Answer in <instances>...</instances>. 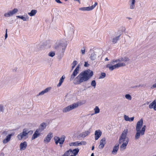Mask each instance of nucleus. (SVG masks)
Listing matches in <instances>:
<instances>
[{
	"mask_svg": "<svg viewBox=\"0 0 156 156\" xmlns=\"http://www.w3.org/2000/svg\"><path fill=\"white\" fill-rule=\"evenodd\" d=\"M93 75V72L89 69L83 71L74 78L73 83L75 85H79L82 82H86L89 80Z\"/></svg>",
	"mask_w": 156,
	"mask_h": 156,
	"instance_id": "nucleus-1",
	"label": "nucleus"
},
{
	"mask_svg": "<svg viewBox=\"0 0 156 156\" xmlns=\"http://www.w3.org/2000/svg\"><path fill=\"white\" fill-rule=\"evenodd\" d=\"M143 120L141 119L138 121L136 124V133L135 136H140V135H144L145 130L146 126L144 125L141 129L143 126Z\"/></svg>",
	"mask_w": 156,
	"mask_h": 156,
	"instance_id": "nucleus-2",
	"label": "nucleus"
},
{
	"mask_svg": "<svg viewBox=\"0 0 156 156\" xmlns=\"http://www.w3.org/2000/svg\"><path fill=\"white\" fill-rule=\"evenodd\" d=\"M129 141L128 137H120L119 140V144L122 143L120 147L121 151L124 150L126 147V146Z\"/></svg>",
	"mask_w": 156,
	"mask_h": 156,
	"instance_id": "nucleus-3",
	"label": "nucleus"
},
{
	"mask_svg": "<svg viewBox=\"0 0 156 156\" xmlns=\"http://www.w3.org/2000/svg\"><path fill=\"white\" fill-rule=\"evenodd\" d=\"M46 126V125L45 123L43 122L41 123L39 128L35 131L33 135V136H41V132L45 128Z\"/></svg>",
	"mask_w": 156,
	"mask_h": 156,
	"instance_id": "nucleus-4",
	"label": "nucleus"
},
{
	"mask_svg": "<svg viewBox=\"0 0 156 156\" xmlns=\"http://www.w3.org/2000/svg\"><path fill=\"white\" fill-rule=\"evenodd\" d=\"M79 105H81V104L77 103H74L72 105L63 108L62 111L63 112H66L77 107Z\"/></svg>",
	"mask_w": 156,
	"mask_h": 156,
	"instance_id": "nucleus-5",
	"label": "nucleus"
},
{
	"mask_svg": "<svg viewBox=\"0 0 156 156\" xmlns=\"http://www.w3.org/2000/svg\"><path fill=\"white\" fill-rule=\"evenodd\" d=\"M125 66L126 64L125 63H118L113 66H110V64H108L107 65V67L109 68L110 70L112 71L114 69Z\"/></svg>",
	"mask_w": 156,
	"mask_h": 156,
	"instance_id": "nucleus-6",
	"label": "nucleus"
},
{
	"mask_svg": "<svg viewBox=\"0 0 156 156\" xmlns=\"http://www.w3.org/2000/svg\"><path fill=\"white\" fill-rule=\"evenodd\" d=\"M65 139L64 137H54V140L55 144H57L59 143L61 146H62V145Z\"/></svg>",
	"mask_w": 156,
	"mask_h": 156,
	"instance_id": "nucleus-7",
	"label": "nucleus"
},
{
	"mask_svg": "<svg viewBox=\"0 0 156 156\" xmlns=\"http://www.w3.org/2000/svg\"><path fill=\"white\" fill-rule=\"evenodd\" d=\"M79 70V65L77 66L76 68L74 70L72 74L71 75L70 80H73L77 75Z\"/></svg>",
	"mask_w": 156,
	"mask_h": 156,
	"instance_id": "nucleus-8",
	"label": "nucleus"
},
{
	"mask_svg": "<svg viewBox=\"0 0 156 156\" xmlns=\"http://www.w3.org/2000/svg\"><path fill=\"white\" fill-rule=\"evenodd\" d=\"M18 9L15 8L12 10L9 11L8 13H6L4 14V16L5 17H9L16 13L18 12Z\"/></svg>",
	"mask_w": 156,
	"mask_h": 156,
	"instance_id": "nucleus-9",
	"label": "nucleus"
},
{
	"mask_svg": "<svg viewBox=\"0 0 156 156\" xmlns=\"http://www.w3.org/2000/svg\"><path fill=\"white\" fill-rule=\"evenodd\" d=\"M27 144L26 141L21 143L20 145V151L24 150L26 148Z\"/></svg>",
	"mask_w": 156,
	"mask_h": 156,
	"instance_id": "nucleus-10",
	"label": "nucleus"
},
{
	"mask_svg": "<svg viewBox=\"0 0 156 156\" xmlns=\"http://www.w3.org/2000/svg\"><path fill=\"white\" fill-rule=\"evenodd\" d=\"M129 60V59L128 58L126 57H124L123 58H120L116 60L115 61H113L112 63H114L115 62H117L118 61L119 62H126Z\"/></svg>",
	"mask_w": 156,
	"mask_h": 156,
	"instance_id": "nucleus-11",
	"label": "nucleus"
},
{
	"mask_svg": "<svg viewBox=\"0 0 156 156\" xmlns=\"http://www.w3.org/2000/svg\"><path fill=\"white\" fill-rule=\"evenodd\" d=\"M106 144V139L105 138H103L100 141V145L99 146V149H102L104 148Z\"/></svg>",
	"mask_w": 156,
	"mask_h": 156,
	"instance_id": "nucleus-12",
	"label": "nucleus"
},
{
	"mask_svg": "<svg viewBox=\"0 0 156 156\" xmlns=\"http://www.w3.org/2000/svg\"><path fill=\"white\" fill-rule=\"evenodd\" d=\"M119 148V144H116L114 147L112 151V153L113 154H116Z\"/></svg>",
	"mask_w": 156,
	"mask_h": 156,
	"instance_id": "nucleus-13",
	"label": "nucleus"
},
{
	"mask_svg": "<svg viewBox=\"0 0 156 156\" xmlns=\"http://www.w3.org/2000/svg\"><path fill=\"white\" fill-rule=\"evenodd\" d=\"M28 134L27 131L26 129H24L23 130L22 133H20V134L18 135V136H26L27 134Z\"/></svg>",
	"mask_w": 156,
	"mask_h": 156,
	"instance_id": "nucleus-14",
	"label": "nucleus"
},
{
	"mask_svg": "<svg viewBox=\"0 0 156 156\" xmlns=\"http://www.w3.org/2000/svg\"><path fill=\"white\" fill-rule=\"evenodd\" d=\"M65 78V76L63 75V76L62 77H61L59 80V83L57 84V87H59L61 86V84H62V83L63 82L64 79Z\"/></svg>",
	"mask_w": 156,
	"mask_h": 156,
	"instance_id": "nucleus-15",
	"label": "nucleus"
},
{
	"mask_svg": "<svg viewBox=\"0 0 156 156\" xmlns=\"http://www.w3.org/2000/svg\"><path fill=\"white\" fill-rule=\"evenodd\" d=\"M37 10H32L30 12L28 13V14L30 16H32L35 15L37 13Z\"/></svg>",
	"mask_w": 156,
	"mask_h": 156,
	"instance_id": "nucleus-16",
	"label": "nucleus"
},
{
	"mask_svg": "<svg viewBox=\"0 0 156 156\" xmlns=\"http://www.w3.org/2000/svg\"><path fill=\"white\" fill-rule=\"evenodd\" d=\"M101 134L102 132L100 130H96L95 132V136H101Z\"/></svg>",
	"mask_w": 156,
	"mask_h": 156,
	"instance_id": "nucleus-17",
	"label": "nucleus"
},
{
	"mask_svg": "<svg viewBox=\"0 0 156 156\" xmlns=\"http://www.w3.org/2000/svg\"><path fill=\"white\" fill-rule=\"evenodd\" d=\"M131 3L130 5V8L131 9H133L135 8V0H131Z\"/></svg>",
	"mask_w": 156,
	"mask_h": 156,
	"instance_id": "nucleus-18",
	"label": "nucleus"
},
{
	"mask_svg": "<svg viewBox=\"0 0 156 156\" xmlns=\"http://www.w3.org/2000/svg\"><path fill=\"white\" fill-rule=\"evenodd\" d=\"M70 146H80L79 141H76L74 142H72L69 144Z\"/></svg>",
	"mask_w": 156,
	"mask_h": 156,
	"instance_id": "nucleus-19",
	"label": "nucleus"
},
{
	"mask_svg": "<svg viewBox=\"0 0 156 156\" xmlns=\"http://www.w3.org/2000/svg\"><path fill=\"white\" fill-rule=\"evenodd\" d=\"M79 151V149L78 148H77L73 149V151L72 150L71 152L73 154V155H76L77 154Z\"/></svg>",
	"mask_w": 156,
	"mask_h": 156,
	"instance_id": "nucleus-20",
	"label": "nucleus"
},
{
	"mask_svg": "<svg viewBox=\"0 0 156 156\" xmlns=\"http://www.w3.org/2000/svg\"><path fill=\"white\" fill-rule=\"evenodd\" d=\"M156 104V100L154 101L151 103L149 106V108L150 109L152 108H154V106Z\"/></svg>",
	"mask_w": 156,
	"mask_h": 156,
	"instance_id": "nucleus-21",
	"label": "nucleus"
},
{
	"mask_svg": "<svg viewBox=\"0 0 156 156\" xmlns=\"http://www.w3.org/2000/svg\"><path fill=\"white\" fill-rule=\"evenodd\" d=\"M16 17L22 19L24 21H27L29 19L28 17H24L23 16H16Z\"/></svg>",
	"mask_w": 156,
	"mask_h": 156,
	"instance_id": "nucleus-22",
	"label": "nucleus"
},
{
	"mask_svg": "<svg viewBox=\"0 0 156 156\" xmlns=\"http://www.w3.org/2000/svg\"><path fill=\"white\" fill-rule=\"evenodd\" d=\"M128 133V129H126L122 132L120 136H126Z\"/></svg>",
	"mask_w": 156,
	"mask_h": 156,
	"instance_id": "nucleus-23",
	"label": "nucleus"
},
{
	"mask_svg": "<svg viewBox=\"0 0 156 156\" xmlns=\"http://www.w3.org/2000/svg\"><path fill=\"white\" fill-rule=\"evenodd\" d=\"M72 152V150L69 149V150L66 151L62 155L63 156H69Z\"/></svg>",
	"mask_w": 156,
	"mask_h": 156,
	"instance_id": "nucleus-24",
	"label": "nucleus"
},
{
	"mask_svg": "<svg viewBox=\"0 0 156 156\" xmlns=\"http://www.w3.org/2000/svg\"><path fill=\"white\" fill-rule=\"evenodd\" d=\"M11 139V137H6V138L4 139L3 142L4 144H5L9 141Z\"/></svg>",
	"mask_w": 156,
	"mask_h": 156,
	"instance_id": "nucleus-25",
	"label": "nucleus"
},
{
	"mask_svg": "<svg viewBox=\"0 0 156 156\" xmlns=\"http://www.w3.org/2000/svg\"><path fill=\"white\" fill-rule=\"evenodd\" d=\"M120 36V35L117 37H115V38H113L112 39V42L114 44L116 43L117 42V41L119 40Z\"/></svg>",
	"mask_w": 156,
	"mask_h": 156,
	"instance_id": "nucleus-26",
	"label": "nucleus"
},
{
	"mask_svg": "<svg viewBox=\"0 0 156 156\" xmlns=\"http://www.w3.org/2000/svg\"><path fill=\"white\" fill-rule=\"evenodd\" d=\"M51 140V137H45L44 140V142L45 143H47L49 142Z\"/></svg>",
	"mask_w": 156,
	"mask_h": 156,
	"instance_id": "nucleus-27",
	"label": "nucleus"
},
{
	"mask_svg": "<svg viewBox=\"0 0 156 156\" xmlns=\"http://www.w3.org/2000/svg\"><path fill=\"white\" fill-rule=\"evenodd\" d=\"M94 113L95 114L98 113L99 112L100 109L98 106H96L94 108Z\"/></svg>",
	"mask_w": 156,
	"mask_h": 156,
	"instance_id": "nucleus-28",
	"label": "nucleus"
},
{
	"mask_svg": "<svg viewBox=\"0 0 156 156\" xmlns=\"http://www.w3.org/2000/svg\"><path fill=\"white\" fill-rule=\"evenodd\" d=\"M90 58L92 60H95L96 58L95 54L94 53H92L90 55Z\"/></svg>",
	"mask_w": 156,
	"mask_h": 156,
	"instance_id": "nucleus-29",
	"label": "nucleus"
},
{
	"mask_svg": "<svg viewBox=\"0 0 156 156\" xmlns=\"http://www.w3.org/2000/svg\"><path fill=\"white\" fill-rule=\"evenodd\" d=\"M77 62L75 60V61H73V62L72 63L73 65L72 67V68H71L72 70L74 68V67H75L76 65H77Z\"/></svg>",
	"mask_w": 156,
	"mask_h": 156,
	"instance_id": "nucleus-30",
	"label": "nucleus"
},
{
	"mask_svg": "<svg viewBox=\"0 0 156 156\" xmlns=\"http://www.w3.org/2000/svg\"><path fill=\"white\" fill-rule=\"evenodd\" d=\"M106 76V74L104 73H102L101 74V75L100 76L99 78H103L105 77Z\"/></svg>",
	"mask_w": 156,
	"mask_h": 156,
	"instance_id": "nucleus-31",
	"label": "nucleus"
},
{
	"mask_svg": "<svg viewBox=\"0 0 156 156\" xmlns=\"http://www.w3.org/2000/svg\"><path fill=\"white\" fill-rule=\"evenodd\" d=\"M126 98L128 100H131L132 99L131 96L129 94H126L125 95Z\"/></svg>",
	"mask_w": 156,
	"mask_h": 156,
	"instance_id": "nucleus-32",
	"label": "nucleus"
},
{
	"mask_svg": "<svg viewBox=\"0 0 156 156\" xmlns=\"http://www.w3.org/2000/svg\"><path fill=\"white\" fill-rule=\"evenodd\" d=\"M48 55L50 56L53 57L55 55V53L54 52L51 51L49 53Z\"/></svg>",
	"mask_w": 156,
	"mask_h": 156,
	"instance_id": "nucleus-33",
	"label": "nucleus"
},
{
	"mask_svg": "<svg viewBox=\"0 0 156 156\" xmlns=\"http://www.w3.org/2000/svg\"><path fill=\"white\" fill-rule=\"evenodd\" d=\"M91 85L92 86L94 87H95L96 85V83L95 80H93L92 81L91 83Z\"/></svg>",
	"mask_w": 156,
	"mask_h": 156,
	"instance_id": "nucleus-34",
	"label": "nucleus"
},
{
	"mask_svg": "<svg viewBox=\"0 0 156 156\" xmlns=\"http://www.w3.org/2000/svg\"><path fill=\"white\" fill-rule=\"evenodd\" d=\"M79 144L80 146L81 145H85L87 144V143L85 141H82L80 142H79Z\"/></svg>",
	"mask_w": 156,
	"mask_h": 156,
	"instance_id": "nucleus-35",
	"label": "nucleus"
},
{
	"mask_svg": "<svg viewBox=\"0 0 156 156\" xmlns=\"http://www.w3.org/2000/svg\"><path fill=\"white\" fill-rule=\"evenodd\" d=\"M92 9H93L91 6L86 7V11H90Z\"/></svg>",
	"mask_w": 156,
	"mask_h": 156,
	"instance_id": "nucleus-36",
	"label": "nucleus"
},
{
	"mask_svg": "<svg viewBox=\"0 0 156 156\" xmlns=\"http://www.w3.org/2000/svg\"><path fill=\"white\" fill-rule=\"evenodd\" d=\"M124 119L126 121H129V117L125 115H124Z\"/></svg>",
	"mask_w": 156,
	"mask_h": 156,
	"instance_id": "nucleus-37",
	"label": "nucleus"
},
{
	"mask_svg": "<svg viewBox=\"0 0 156 156\" xmlns=\"http://www.w3.org/2000/svg\"><path fill=\"white\" fill-rule=\"evenodd\" d=\"M97 5V3L96 2L94 5H92L91 6L92 7V9H93Z\"/></svg>",
	"mask_w": 156,
	"mask_h": 156,
	"instance_id": "nucleus-38",
	"label": "nucleus"
},
{
	"mask_svg": "<svg viewBox=\"0 0 156 156\" xmlns=\"http://www.w3.org/2000/svg\"><path fill=\"white\" fill-rule=\"evenodd\" d=\"M79 9L82 11H86V7L80 8Z\"/></svg>",
	"mask_w": 156,
	"mask_h": 156,
	"instance_id": "nucleus-39",
	"label": "nucleus"
},
{
	"mask_svg": "<svg viewBox=\"0 0 156 156\" xmlns=\"http://www.w3.org/2000/svg\"><path fill=\"white\" fill-rule=\"evenodd\" d=\"M50 89V88H46L44 90L45 93L47 92Z\"/></svg>",
	"mask_w": 156,
	"mask_h": 156,
	"instance_id": "nucleus-40",
	"label": "nucleus"
},
{
	"mask_svg": "<svg viewBox=\"0 0 156 156\" xmlns=\"http://www.w3.org/2000/svg\"><path fill=\"white\" fill-rule=\"evenodd\" d=\"M3 106L2 105H0V111L1 112H3Z\"/></svg>",
	"mask_w": 156,
	"mask_h": 156,
	"instance_id": "nucleus-41",
	"label": "nucleus"
},
{
	"mask_svg": "<svg viewBox=\"0 0 156 156\" xmlns=\"http://www.w3.org/2000/svg\"><path fill=\"white\" fill-rule=\"evenodd\" d=\"M89 65L88 64L87 62H85V64L84 65V66L85 67H88L89 66Z\"/></svg>",
	"mask_w": 156,
	"mask_h": 156,
	"instance_id": "nucleus-42",
	"label": "nucleus"
},
{
	"mask_svg": "<svg viewBox=\"0 0 156 156\" xmlns=\"http://www.w3.org/2000/svg\"><path fill=\"white\" fill-rule=\"evenodd\" d=\"M134 117H132L130 118H129V122L133 121L134 120Z\"/></svg>",
	"mask_w": 156,
	"mask_h": 156,
	"instance_id": "nucleus-43",
	"label": "nucleus"
},
{
	"mask_svg": "<svg viewBox=\"0 0 156 156\" xmlns=\"http://www.w3.org/2000/svg\"><path fill=\"white\" fill-rule=\"evenodd\" d=\"M45 93V92L44 91V90H43L42 91H41V92H40L39 93V95H43Z\"/></svg>",
	"mask_w": 156,
	"mask_h": 156,
	"instance_id": "nucleus-44",
	"label": "nucleus"
},
{
	"mask_svg": "<svg viewBox=\"0 0 156 156\" xmlns=\"http://www.w3.org/2000/svg\"><path fill=\"white\" fill-rule=\"evenodd\" d=\"M52 136V134L50 133L48 134L47 136Z\"/></svg>",
	"mask_w": 156,
	"mask_h": 156,
	"instance_id": "nucleus-45",
	"label": "nucleus"
},
{
	"mask_svg": "<svg viewBox=\"0 0 156 156\" xmlns=\"http://www.w3.org/2000/svg\"><path fill=\"white\" fill-rule=\"evenodd\" d=\"M5 39L7 38V29H6V34H5Z\"/></svg>",
	"mask_w": 156,
	"mask_h": 156,
	"instance_id": "nucleus-46",
	"label": "nucleus"
},
{
	"mask_svg": "<svg viewBox=\"0 0 156 156\" xmlns=\"http://www.w3.org/2000/svg\"><path fill=\"white\" fill-rule=\"evenodd\" d=\"M81 51L82 53V54H84L85 53V51L84 49L83 50L82 49L81 50Z\"/></svg>",
	"mask_w": 156,
	"mask_h": 156,
	"instance_id": "nucleus-47",
	"label": "nucleus"
},
{
	"mask_svg": "<svg viewBox=\"0 0 156 156\" xmlns=\"http://www.w3.org/2000/svg\"><path fill=\"white\" fill-rule=\"evenodd\" d=\"M55 1L58 3H62V2H61L60 0H55Z\"/></svg>",
	"mask_w": 156,
	"mask_h": 156,
	"instance_id": "nucleus-48",
	"label": "nucleus"
},
{
	"mask_svg": "<svg viewBox=\"0 0 156 156\" xmlns=\"http://www.w3.org/2000/svg\"><path fill=\"white\" fill-rule=\"evenodd\" d=\"M2 134H4L5 135H6L7 134V131H4L3 132Z\"/></svg>",
	"mask_w": 156,
	"mask_h": 156,
	"instance_id": "nucleus-49",
	"label": "nucleus"
},
{
	"mask_svg": "<svg viewBox=\"0 0 156 156\" xmlns=\"http://www.w3.org/2000/svg\"><path fill=\"white\" fill-rule=\"evenodd\" d=\"M13 134L12 133L11 134H9L7 136H12L13 135Z\"/></svg>",
	"mask_w": 156,
	"mask_h": 156,
	"instance_id": "nucleus-50",
	"label": "nucleus"
},
{
	"mask_svg": "<svg viewBox=\"0 0 156 156\" xmlns=\"http://www.w3.org/2000/svg\"><path fill=\"white\" fill-rule=\"evenodd\" d=\"M28 133H30V134H32L33 133L32 131H30L27 132Z\"/></svg>",
	"mask_w": 156,
	"mask_h": 156,
	"instance_id": "nucleus-51",
	"label": "nucleus"
},
{
	"mask_svg": "<svg viewBox=\"0 0 156 156\" xmlns=\"http://www.w3.org/2000/svg\"><path fill=\"white\" fill-rule=\"evenodd\" d=\"M84 133L86 134V135H85V136H87L88 135V134L89 133L88 132V131H87L85 132Z\"/></svg>",
	"mask_w": 156,
	"mask_h": 156,
	"instance_id": "nucleus-52",
	"label": "nucleus"
},
{
	"mask_svg": "<svg viewBox=\"0 0 156 156\" xmlns=\"http://www.w3.org/2000/svg\"><path fill=\"white\" fill-rule=\"evenodd\" d=\"M153 87L154 88H156V83L154 84L153 85Z\"/></svg>",
	"mask_w": 156,
	"mask_h": 156,
	"instance_id": "nucleus-53",
	"label": "nucleus"
},
{
	"mask_svg": "<svg viewBox=\"0 0 156 156\" xmlns=\"http://www.w3.org/2000/svg\"><path fill=\"white\" fill-rule=\"evenodd\" d=\"M154 108L155 110H156V104L154 106Z\"/></svg>",
	"mask_w": 156,
	"mask_h": 156,
	"instance_id": "nucleus-54",
	"label": "nucleus"
},
{
	"mask_svg": "<svg viewBox=\"0 0 156 156\" xmlns=\"http://www.w3.org/2000/svg\"><path fill=\"white\" fill-rule=\"evenodd\" d=\"M94 146H92L91 150H93L94 149Z\"/></svg>",
	"mask_w": 156,
	"mask_h": 156,
	"instance_id": "nucleus-55",
	"label": "nucleus"
},
{
	"mask_svg": "<svg viewBox=\"0 0 156 156\" xmlns=\"http://www.w3.org/2000/svg\"><path fill=\"white\" fill-rule=\"evenodd\" d=\"M37 137H32V139H31V140H33L34 139H35L36 138H37Z\"/></svg>",
	"mask_w": 156,
	"mask_h": 156,
	"instance_id": "nucleus-56",
	"label": "nucleus"
},
{
	"mask_svg": "<svg viewBox=\"0 0 156 156\" xmlns=\"http://www.w3.org/2000/svg\"><path fill=\"white\" fill-rule=\"evenodd\" d=\"M139 137H135V140H137L139 139Z\"/></svg>",
	"mask_w": 156,
	"mask_h": 156,
	"instance_id": "nucleus-57",
	"label": "nucleus"
},
{
	"mask_svg": "<svg viewBox=\"0 0 156 156\" xmlns=\"http://www.w3.org/2000/svg\"><path fill=\"white\" fill-rule=\"evenodd\" d=\"M108 60V58H105V61H107V60Z\"/></svg>",
	"mask_w": 156,
	"mask_h": 156,
	"instance_id": "nucleus-58",
	"label": "nucleus"
},
{
	"mask_svg": "<svg viewBox=\"0 0 156 156\" xmlns=\"http://www.w3.org/2000/svg\"><path fill=\"white\" fill-rule=\"evenodd\" d=\"M99 137H95V140H98Z\"/></svg>",
	"mask_w": 156,
	"mask_h": 156,
	"instance_id": "nucleus-59",
	"label": "nucleus"
},
{
	"mask_svg": "<svg viewBox=\"0 0 156 156\" xmlns=\"http://www.w3.org/2000/svg\"><path fill=\"white\" fill-rule=\"evenodd\" d=\"M91 156H94L93 153H92L91 154Z\"/></svg>",
	"mask_w": 156,
	"mask_h": 156,
	"instance_id": "nucleus-60",
	"label": "nucleus"
},
{
	"mask_svg": "<svg viewBox=\"0 0 156 156\" xmlns=\"http://www.w3.org/2000/svg\"><path fill=\"white\" fill-rule=\"evenodd\" d=\"M74 1H77L79 2L80 0H74Z\"/></svg>",
	"mask_w": 156,
	"mask_h": 156,
	"instance_id": "nucleus-61",
	"label": "nucleus"
},
{
	"mask_svg": "<svg viewBox=\"0 0 156 156\" xmlns=\"http://www.w3.org/2000/svg\"><path fill=\"white\" fill-rule=\"evenodd\" d=\"M70 156H76V155H71Z\"/></svg>",
	"mask_w": 156,
	"mask_h": 156,
	"instance_id": "nucleus-62",
	"label": "nucleus"
},
{
	"mask_svg": "<svg viewBox=\"0 0 156 156\" xmlns=\"http://www.w3.org/2000/svg\"><path fill=\"white\" fill-rule=\"evenodd\" d=\"M21 137L20 139L19 138V139H20V140H21V139H22V138L23 137Z\"/></svg>",
	"mask_w": 156,
	"mask_h": 156,
	"instance_id": "nucleus-63",
	"label": "nucleus"
},
{
	"mask_svg": "<svg viewBox=\"0 0 156 156\" xmlns=\"http://www.w3.org/2000/svg\"><path fill=\"white\" fill-rule=\"evenodd\" d=\"M127 18H128L129 19H131V18H129V17H128Z\"/></svg>",
	"mask_w": 156,
	"mask_h": 156,
	"instance_id": "nucleus-64",
	"label": "nucleus"
}]
</instances>
